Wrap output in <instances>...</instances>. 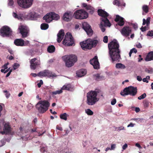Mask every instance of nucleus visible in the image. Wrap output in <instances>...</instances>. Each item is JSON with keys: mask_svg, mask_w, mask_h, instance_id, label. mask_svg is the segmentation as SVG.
<instances>
[{"mask_svg": "<svg viewBox=\"0 0 153 153\" xmlns=\"http://www.w3.org/2000/svg\"><path fill=\"white\" fill-rule=\"evenodd\" d=\"M109 55L112 62H119L121 59L119 45L116 40H114L108 44Z\"/></svg>", "mask_w": 153, "mask_h": 153, "instance_id": "nucleus-1", "label": "nucleus"}, {"mask_svg": "<svg viewBox=\"0 0 153 153\" xmlns=\"http://www.w3.org/2000/svg\"><path fill=\"white\" fill-rule=\"evenodd\" d=\"M98 43L97 40H93L88 39L86 40L81 42L80 45L82 50H90L93 48L95 47Z\"/></svg>", "mask_w": 153, "mask_h": 153, "instance_id": "nucleus-2", "label": "nucleus"}, {"mask_svg": "<svg viewBox=\"0 0 153 153\" xmlns=\"http://www.w3.org/2000/svg\"><path fill=\"white\" fill-rule=\"evenodd\" d=\"M99 92L91 91L87 94V104L89 105H93L98 101L97 97V94Z\"/></svg>", "mask_w": 153, "mask_h": 153, "instance_id": "nucleus-3", "label": "nucleus"}, {"mask_svg": "<svg viewBox=\"0 0 153 153\" xmlns=\"http://www.w3.org/2000/svg\"><path fill=\"white\" fill-rule=\"evenodd\" d=\"M50 106V103L48 100H41L36 104V107L40 113L45 112L48 109Z\"/></svg>", "mask_w": 153, "mask_h": 153, "instance_id": "nucleus-4", "label": "nucleus"}, {"mask_svg": "<svg viewBox=\"0 0 153 153\" xmlns=\"http://www.w3.org/2000/svg\"><path fill=\"white\" fill-rule=\"evenodd\" d=\"M68 67H70L74 65L77 60L76 56L75 55H66L62 57Z\"/></svg>", "mask_w": 153, "mask_h": 153, "instance_id": "nucleus-5", "label": "nucleus"}, {"mask_svg": "<svg viewBox=\"0 0 153 153\" xmlns=\"http://www.w3.org/2000/svg\"><path fill=\"white\" fill-rule=\"evenodd\" d=\"M137 92V87L131 86L125 88L123 91H121L120 94L124 97L128 95L134 96L136 95Z\"/></svg>", "mask_w": 153, "mask_h": 153, "instance_id": "nucleus-6", "label": "nucleus"}, {"mask_svg": "<svg viewBox=\"0 0 153 153\" xmlns=\"http://www.w3.org/2000/svg\"><path fill=\"white\" fill-rule=\"evenodd\" d=\"M97 13L99 16L102 17V18H101V20L102 22L104 23L105 26L110 27L111 24L107 19L108 14L104 10L101 9L98 10Z\"/></svg>", "mask_w": 153, "mask_h": 153, "instance_id": "nucleus-7", "label": "nucleus"}, {"mask_svg": "<svg viewBox=\"0 0 153 153\" xmlns=\"http://www.w3.org/2000/svg\"><path fill=\"white\" fill-rule=\"evenodd\" d=\"M62 42L64 45L67 46H71L74 44L73 37L71 33H67L66 34Z\"/></svg>", "mask_w": 153, "mask_h": 153, "instance_id": "nucleus-8", "label": "nucleus"}, {"mask_svg": "<svg viewBox=\"0 0 153 153\" xmlns=\"http://www.w3.org/2000/svg\"><path fill=\"white\" fill-rule=\"evenodd\" d=\"M73 16L76 19H82L88 17V15L86 11L81 9L75 11L73 15Z\"/></svg>", "mask_w": 153, "mask_h": 153, "instance_id": "nucleus-9", "label": "nucleus"}, {"mask_svg": "<svg viewBox=\"0 0 153 153\" xmlns=\"http://www.w3.org/2000/svg\"><path fill=\"white\" fill-rule=\"evenodd\" d=\"M43 19L48 23H50L53 20H57L59 19V16L53 12H50L47 13L43 17Z\"/></svg>", "mask_w": 153, "mask_h": 153, "instance_id": "nucleus-10", "label": "nucleus"}, {"mask_svg": "<svg viewBox=\"0 0 153 153\" xmlns=\"http://www.w3.org/2000/svg\"><path fill=\"white\" fill-rule=\"evenodd\" d=\"M12 31L7 26H4L0 29V35L3 37H8L12 35Z\"/></svg>", "mask_w": 153, "mask_h": 153, "instance_id": "nucleus-11", "label": "nucleus"}, {"mask_svg": "<svg viewBox=\"0 0 153 153\" xmlns=\"http://www.w3.org/2000/svg\"><path fill=\"white\" fill-rule=\"evenodd\" d=\"M37 76L39 77H48L49 78L52 77V78L57 76L56 74L53 73L48 70H45L40 72L37 74Z\"/></svg>", "mask_w": 153, "mask_h": 153, "instance_id": "nucleus-12", "label": "nucleus"}, {"mask_svg": "<svg viewBox=\"0 0 153 153\" xmlns=\"http://www.w3.org/2000/svg\"><path fill=\"white\" fill-rule=\"evenodd\" d=\"M33 0H17L19 5L25 8L29 7L32 4Z\"/></svg>", "mask_w": 153, "mask_h": 153, "instance_id": "nucleus-13", "label": "nucleus"}, {"mask_svg": "<svg viewBox=\"0 0 153 153\" xmlns=\"http://www.w3.org/2000/svg\"><path fill=\"white\" fill-rule=\"evenodd\" d=\"M18 29L20 31V33L23 38L27 37L29 35V30L26 27L23 25L20 26Z\"/></svg>", "mask_w": 153, "mask_h": 153, "instance_id": "nucleus-14", "label": "nucleus"}, {"mask_svg": "<svg viewBox=\"0 0 153 153\" xmlns=\"http://www.w3.org/2000/svg\"><path fill=\"white\" fill-rule=\"evenodd\" d=\"M120 32L123 36L127 37L131 33L132 28L129 26H125L121 30Z\"/></svg>", "mask_w": 153, "mask_h": 153, "instance_id": "nucleus-15", "label": "nucleus"}, {"mask_svg": "<svg viewBox=\"0 0 153 153\" xmlns=\"http://www.w3.org/2000/svg\"><path fill=\"white\" fill-rule=\"evenodd\" d=\"M30 67L31 69L35 70L36 67L40 64V60L36 58H34L32 59L30 61Z\"/></svg>", "mask_w": 153, "mask_h": 153, "instance_id": "nucleus-16", "label": "nucleus"}, {"mask_svg": "<svg viewBox=\"0 0 153 153\" xmlns=\"http://www.w3.org/2000/svg\"><path fill=\"white\" fill-rule=\"evenodd\" d=\"M82 28L89 36H91L93 33V31L91 27L87 22H84L82 24Z\"/></svg>", "mask_w": 153, "mask_h": 153, "instance_id": "nucleus-17", "label": "nucleus"}, {"mask_svg": "<svg viewBox=\"0 0 153 153\" xmlns=\"http://www.w3.org/2000/svg\"><path fill=\"white\" fill-rule=\"evenodd\" d=\"M12 129L8 123H6L5 124L3 128V131L0 132L2 134H10L12 131Z\"/></svg>", "mask_w": 153, "mask_h": 153, "instance_id": "nucleus-18", "label": "nucleus"}, {"mask_svg": "<svg viewBox=\"0 0 153 153\" xmlns=\"http://www.w3.org/2000/svg\"><path fill=\"white\" fill-rule=\"evenodd\" d=\"M150 18L149 17H148L147 18L146 20L145 19H143V25H144L146 24V26L143 27L142 26L140 30L142 32H144L146 30L149 29V25L150 24Z\"/></svg>", "mask_w": 153, "mask_h": 153, "instance_id": "nucleus-19", "label": "nucleus"}, {"mask_svg": "<svg viewBox=\"0 0 153 153\" xmlns=\"http://www.w3.org/2000/svg\"><path fill=\"white\" fill-rule=\"evenodd\" d=\"M90 62L93 66L94 69H97L99 68L100 64L97 56H95L91 60Z\"/></svg>", "mask_w": 153, "mask_h": 153, "instance_id": "nucleus-20", "label": "nucleus"}, {"mask_svg": "<svg viewBox=\"0 0 153 153\" xmlns=\"http://www.w3.org/2000/svg\"><path fill=\"white\" fill-rule=\"evenodd\" d=\"M73 17L72 13L71 12H65L62 17L63 19L66 22L71 21Z\"/></svg>", "mask_w": 153, "mask_h": 153, "instance_id": "nucleus-21", "label": "nucleus"}, {"mask_svg": "<svg viewBox=\"0 0 153 153\" xmlns=\"http://www.w3.org/2000/svg\"><path fill=\"white\" fill-rule=\"evenodd\" d=\"M124 19L123 17L120 16L119 15H117L116 17L114 19V21L116 22H118L117 23V25L120 26H123L125 23Z\"/></svg>", "mask_w": 153, "mask_h": 153, "instance_id": "nucleus-22", "label": "nucleus"}, {"mask_svg": "<svg viewBox=\"0 0 153 153\" xmlns=\"http://www.w3.org/2000/svg\"><path fill=\"white\" fill-rule=\"evenodd\" d=\"M65 35V33L63 30L61 29L59 32L57 34V41L58 43H60L63 39Z\"/></svg>", "mask_w": 153, "mask_h": 153, "instance_id": "nucleus-23", "label": "nucleus"}, {"mask_svg": "<svg viewBox=\"0 0 153 153\" xmlns=\"http://www.w3.org/2000/svg\"><path fill=\"white\" fill-rule=\"evenodd\" d=\"M14 43L17 46H23L25 45V41L22 39H15Z\"/></svg>", "mask_w": 153, "mask_h": 153, "instance_id": "nucleus-24", "label": "nucleus"}, {"mask_svg": "<svg viewBox=\"0 0 153 153\" xmlns=\"http://www.w3.org/2000/svg\"><path fill=\"white\" fill-rule=\"evenodd\" d=\"M62 90H66L72 91L74 89L73 86L70 84L65 85L61 88Z\"/></svg>", "mask_w": 153, "mask_h": 153, "instance_id": "nucleus-25", "label": "nucleus"}, {"mask_svg": "<svg viewBox=\"0 0 153 153\" xmlns=\"http://www.w3.org/2000/svg\"><path fill=\"white\" fill-rule=\"evenodd\" d=\"M86 73V71L85 69H82L77 71L76 74L78 77H81L85 75Z\"/></svg>", "mask_w": 153, "mask_h": 153, "instance_id": "nucleus-26", "label": "nucleus"}, {"mask_svg": "<svg viewBox=\"0 0 153 153\" xmlns=\"http://www.w3.org/2000/svg\"><path fill=\"white\" fill-rule=\"evenodd\" d=\"M93 78L96 81H99L104 79L105 77L103 76H100V74H97L93 75Z\"/></svg>", "mask_w": 153, "mask_h": 153, "instance_id": "nucleus-27", "label": "nucleus"}, {"mask_svg": "<svg viewBox=\"0 0 153 153\" xmlns=\"http://www.w3.org/2000/svg\"><path fill=\"white\" fill-rule=\"evenodd\" d=\"M113 3L114 5L117 6L118 7L125 6L126 5L125 3L120 1L119 0H114Z\"/></svg>", "mask_w": 153, "mask_h": 153, "instance_id": "nucleus-28", "label": "nucleus"}, {"mask_svg": "<svg viewBox=\"0 0 153 153\" xmlns=\"http://www.w3.org/2000/svg\"><path fill=\"white\" fill-rule=\"evenodd\" d=\"M145 60L146 61L153 60V51H151L148 53Z\"/></svg>", "mask_w": 153, "mask_h": 153, "instance_id": "nucleus-29", "label": "nucleus"}, {"mask_svg": "<svg viewBox=\"0 0 153 153\" xmlns=\"http://www.w3.org/2000/svg\"><path fill=\"white\" fill-rule=\"evenodd\" d=\"M55 50V47L53 45L49 46L47 48L48 51L50 53L54 52Z\"/></svg>", "mask_w": 153, "mask_h": 153, "instance_id": "nucleus-30", "label": "nucleus"}, {"mask_svg": "<svg viewBox=\"0 0 153 153\" xmlns=\"http://www.w3.org/2000/svg\"><path fill=\"white\" fill-rule=\"evenodd\" d=\"M87 10L90 13L92 14L94 12V7L90 5H88V6L87 7Z\"/></svg>", "mask_w": 153, "mask_h": 153, "instance_id": "nucleus-31", "label": "nucleus"}, {"mask_svg": "<svg viewBox=\"0 0 153 153\" xmlns=\"http://www.w3.org/2000/svg\"><path fill=\"white\" fill-rule=\"evenodd\" d=\"M48 27V25L45 23H42L41 25V28L42 30H46L47 29Z\"/></svg>", "mask_w": 153, "mask_h": 153, "instance_id": "nucleus-32", "label": "nucleus"}, {"mask_svg": "<svg viewBox=\"0 0 153 153\" xmlns=\"http://www.w3.org/2000/svg\"><path fill=\"white\" fill-rule=\"evenodd\" d=\"M68 116V115L66 113H64L62 114H61L60 115V118L64 120H67V117Z\"/></svg>", "mask_w": 153, "mask_h": 153, "instance_id": "nucleus-33", "label": "nucleus"}, {"mask_svg": "<svg viewBox=\"0 0 153 153\" xmlns=\"http://www.w3.org/2000/svg\"><path fill=\"white\" fill-rule=\"evenodd\" d=\"M116 67L117 68L124 69L126 68V66L121 63H117L116 65Z\"/></svg>", "mask_w": 153, "mask_h": 153, "instance_id": "nucleus-34", "label": "nucleus"}, {"mask_svg": "<svg viewBox=\"0 0 153 153\" xmlns=\"http://www.w3.org/2000/svg\"><path fill=\"white\" fill-rule=\"evenodd\" d=\"M149 9L148 6L147 5H144L142 7L143 11L145 13H147L148 12Z\"/></svg>", "mask_w": 153, "mask_h": 153, "instance_id": "nucleus-35", "label": "nucleus"}, {"mask_svg": "<svg viewBox=\"0 0 153 153\" xmlns=\"http://www.w3.org/2000/svg\"><path fill=\"white\" fill-rule=\"evenodd\" d=\"M86 113L88 115H93V112L90 109H88L85 110Z\"/></svg>", "mask_w": 153, "mask_h": 153, "instance_id": "nucleus-36", "label": "nucleus"}, {"mask_svg": "<svg viewBox=\"0 0 153 153\" xmlns=\"http://www.w3.org/2000/svg\"><path fill=\"white\" fill-rule=\"evenodd\" d=\"M143 103L144 106L145 108L148 107L149 105V102L147 100H144Z\"/></svg>", "mask_w": 153, "mask_h": 153, "instance_id": "nucleus-37", "label": "nucleus"}, {"mask_svg": "<svg viewBox=\"0 0 153 153\" xmlns=\"http://www.w3.org/2000/svg\"><path fill=\"white\" fill-rule=\"evenodd\" d=\"M13 16L15 18L19 20L22 19V17L20 16L17 15L15 13L13 12Z\"/></svg>", "mask_w": 153, "mask_h": 153, "instance_id": "nucleus-38", "label": "nucleus"}, {"mask_svg": "<svg viewBox=\"0 0 153 153\" xmlns=\"http://www.w3.org/2000/svg\"><path fill=\"white\" fill-rule=\"evenodd\" d=\"M62 92V88L59 91L57 90L54 91H53L52 92V94L53 95H56L57 94H60Z\"/></svg>", "mask_w": 153, "mask_h": 153, "instance_id": "nucleus-39", "label": "nucleus"}, {"mask_svg": "<svg viewBox=\"0 0 153 153\" xmlns=\"http://www.w3.org/2000/svg\"><path fill=\"white\" fill-rule=\"evenodd\" d=\"M146 93H143V94L141 95L140 96H139L138 97V99L139 100L143 99L146 97Z\"/></svg>", "mask_w": 153, "mask_h": 153, "instance_id": "nucleus-40", "label": "nucleus"}, {"mask_svg": "<svg viewBox=\"0 0 153 153\" xmlns=\"http://www.w3.org/2000/svg\"><path fill=\"white\" fill-rule=\"evenodd\" d=\"M104 27H105V26L104 25H103L102 22H101L100 23V27L102 31L103 32H105V28Z\"/></svg>", "mask_w": 153, "mask_h": 153, "instance_id": "nucleus-41", "label": "nucleus"}, {"mask_svg": "<svg viewBox=\"0 0 153 153\" xmlns=\"http://www.w3.org/2000/svg\"><path fill=\"white\" fill-rule=\"evenodd\" d=\"M147 36H153V31L151 30L149 31L147 34Z\"/></svg>", "mask_w": 153, "mask_h": 153, "instance_id": "nucleus-42", "label": "nucleus"}, {"mask_svg": "<svg viewBox=\"0 0 153 153\" xmlns=\"http://www.w3.org/2000/svg\"><path fill=\"white\" fill-rule=\"evenodd\" d=\"M29 17L33 19H34L35 17V16L34 13H30L29 14Z\"/></svg>", "mask_w": 153, "mask_h": 153, "instance_id": "nucleus-43", "label": "nucleus"}, {"mask_svg": "<svg viewBox=\"0 0 153 153\" xmlns=\"http://www.w3.org/2000/svg\"><path fill=\"white\" fill-rule=\"evenodd\" d=\"M3 92L4 93H5V95L6 96V97L7 98H8L10 95V94L6 90L4 91Z\"/></svg>", "mask_w": 153, "mask_h": 153, "instance_id": "nucleus-44", "label": "nucleus"}, {"mask_svg": "<svg viewBox=\"0 0 153 153\" xmlns=\"http://www.w3.org/2000/svg\"><path fill=\"white\" fill-rule=\"evenodd\" d=\"M103 41L105 43H107L108 42V36H104L103 39Z\"/></svg>", "mask_w": 153, "mask_h": 153, "instance_id": "nucleus-45", "label": "nucleus"}, {"mask_svg": "<svg viewBox=\"0 0 153 153\" xmlns=\"http://www.w3.org/2000/svg\"><path fill=\"white\" fill-rule=\"evenodd\" d=\"M145 71L148 73L152 74L153 72V70L152 68H149V69H146Z\"/></svg>", "mask_w": 153, "mask_h": 153, "instance_id": "nucleus-46", "label": "nucleus"}, {"mask_svg": "<svg viewBox=\"0 0 153 153\" xmlns=\"http://www.w3.org/2000/svg\"><path fill=\"white\" fill-rule=\"evenodd\" d=\"M19 66V64H18L17 63H15L13 65V68L15 70L16 69H17Z\"/></svg>", "mask_w": 153, "mask_h": 153, "instance_id": "nucleus-47", "label": "nucleus"}, {"mask_svg": "<svg viewBox=\"0 0 153 153\" xmlns=\"http://www.w3.org/2000/svg\"><path fill=\"white\" fill-rule=\"evenodd\" d=\"M43 84V82L42 80H41L40 81V82L39 83L37 84V85L39 88H40L41 85Z\"/></svg>", "mask_w": 153, "mask_h": 153, "instance_id": "nucleus-48", "label": "nucleus"}, {"mask_svg": "<svg viewBox=\"0 0 153 153\" xmlns=\"http://www.w3.org/2000/svg\"><path fill=\"white\" fill-rule=\"evenodd\" d=\"M116 102V100L115 99H114L112 100L111 101V104L112 105H114L115 104Z\"/></svg>", "mask_w": 153, "mask_h": 153, "instance_id": "nucleus-49", "label": "nucleus"}, {"mask_svg": "<svg viewBox=\"0 0 153 153\" xmlns=\"http://www.w3.org/2000/svg\"><path fill=\"white\" fill-rule=\"evenodd\" d=\"M8 4L9 5L12 6L13 4V0H9Z\"/></svg>", "mask_w": 153, "mask_h": 153, "instance_id": "nucleus-50", "label": "nucleus"}, {"mask_svg": "<svg viewBox=\"0 0 153 153\" xmlns=\"http://www.w3.org/2000/svg\"><path fill=\"white\" fill-rule=\"evenodd\" d=\"M116 147V144H113L111 145V148L110 150H114L115 148Z\"/></svg>", "mask_w": 153, "mask_h": 153, "instance_id": "nucleus-51", "label": "nucleus"}, {"mask_svg": "<svg viewBox=\"0 0 153 153\" xmlns=\"http://www.w3.org/2000/svg\"><path fill=\"white\" fill-rule=\"evenodd\" d=\"M132 50H135L136 51V49L135 48H134L130 50V51L129 53V56L130 57L131 56V54L132 53H132Z\"/></svg>", "mask_w": 153, "mask_h": 153, "instance_id": "nucleus-52", "label": "nucleus"}, {"mask_svg": "<svg viewBox=\"0 0 153 153\" xmlns=\"http://www.w3.org/2000/svg\"><path fill=\"white\" fill-rule=\"evenodd\" d=\"M128 147V145L127 144L125 143L123 146L122 148L123 150L126 149Z\"/></svg>", "mask_w": 153, "mask_h": 153, "instance_id": "nucleus-53", "label": "nucleus"}, {"mask_svg": "<svg viewBox=\"0 0 153 153\" xmlns=\"http://www.w3.org/2000/svg\"><path fill=\"white\" fill-rule=\"evenodd\" d=\"M56 128L58 130H59L60 131L62 130V127H60L59 125H57L56 126Z\"/></svg>", "mask_w": 153, "mask_h": 153, "instance_id": "nucleus-54", "label": "nucleus"}, {"mask_svg": "<svg viewBox=\"0 0 153 153\" xmlns=\"http://www.w3.org/2000/svg\"><path fill=\"white\" fill-rule=\"evenodd\" d=\"M82 5L83 7H85L86 10L87 9V7H88V5H87V4L85 3H83L82 4Z\"/></svg>", "mask_w": 153, "mask_h": 153, "instance_id": "nucleus-55", "label": "nucleus"}, {"mask_svg": "<svg viewBox=\"0 0 153 153\" xmlns=\"http://www.w3.org/2000/svg\"><path fill=\"white\" fill-rule=\"evenodd\" d=\"M124 127L123 126H120L116 128V129H117V130L120 131L122 130H123L124 129Z\"/></svg>", "mask_w": 153, "mask_h": 153, "instance_id": "nucleus-56", "label": "nucleus"}, {"mask_svg": "<svg viewBox=\"0 0 153 153\" xmlns=\"http://www.w3.org/2000/svg\"><path fill=\"white\" fill-rule=\"evenodd\" d=\"M132 26L135 29H137L138 27L137 25V24H132Z\"/></svg>", "mask_w": 153, "mask_h": 153, "instance_id": "nucleus-57", "label": "nucleus"}, {"mask_svg": "<svg viewBox=\"0 0 153 153\" xmlns=\"http://www.w3.org/2000/svg\"><path fill=\"white\" fill-rule=\"evenodd\" d=\"M135 124H133L132 123H130L128 125V126H127V127H133L134 126V125H135Z\"/></svg>", "mask_w": 153, "mask_h": 153, "instance_id": "nucleus-58", "label": "nucleus"}, {"mask_svg": "<svg viewBox=\"0 0 153 153\" xmlns=\"http://www.w3.org/2000/svg\"><path fill=\"white\" fill-rule=\"evenodd\" d=\"M12 69H11L10 71L7 73V74L6 76V77H8L10 75L11 72H12Z\"/></svg>", "mask_w": 153, "mask_h": 153, "instance_id": "nucleus-59", "label": "nucleus"}, {"mask_svg": "<svg viewBox=\"0 0 153 153\" xmlns=\"http://www.w3.org/2000/svg\"><path fill=\"white\" fill-rule=\"evenodd\" d=\"M8 64V63H7V64H5L2 67L3 68H4V69H7V65Z\"/></svg>", "mask_w": 153, "mask_h": 153, "instance_id": "nucleus-60", "label": "nucleus"}, {"mask_svg": "<svg viewBox=\"0 0 153 153\" xmlns=\"http://www.w3.org/2000/svg\"><path fill=\"white\" fill-rule=\"evenodd\" d=\"M136 46L137 47V48H140L142 47V46L141 44L140 43H138V44H137L136 45Z\"/></svg>", "mask_w": 153, "mask_h": 153, "instance_id": "nucleus-61", "label": "nucleus"}, {"mask_svg": "<svg viewBox=\"0 0 153 153\" xmlns=\"http://www.w3.org/2000/svg\"><path fill=\"white\" fill-rule=\"evenodd\" d=\"M137 79L139 81H140L142 80V79L141 76H137Z\"/></svg>", "mask_w": 153, "mask_h": 153, "instance_id": "nucleus-62", "label": "nucleus"}, {"mask_svg": "<svg viewBox=\"0 0 153 153\" xmlns=\"http://www.w3.org/2000/svg\"><path fill=\"white\" fill-rule=\"evenodd\" d=\"M140 110L139 108L136 107L135 109V111L137 113L140 111Z\"/></svg>", "mask_w": 153, "mask_h": 153, "instance_id": "nucleus-63", "label": "nucleus"}, {"mask_svg": "<svg viewBox=\"0 0 153 153\" xmlns=\"http://www.w3.org/2000/svg\"><path fill=\"white\" fill-rule=\"evenodd\" d=\"M50 112L53 114H56V111H52V110L51 109H50Z\"/></svg>", "mask_w": 153, "mask_h": 153, "instance_id": "nucleus-64", "label": "nucleus"}]
</instances>
